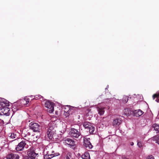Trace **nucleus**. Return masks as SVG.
<instances>
[{
	"mask_svg": "<svg viewBox=\"0 0 159 159\" xmlns=\"http://www.w3.org/2000/svg\"><path fill=\"white\" fill-rule=\"evenodd\" d=\"M152 127L157 133L159 132V125L155 124L153 125Z\"/></svg>",
	"mask_w": 159,
	"mask_h": 159,
	"instance_id": "18",
	"label": "nucleus"
},
{
	"mask_svg": "<svg viewBox=\"0 0 159 159\" xmlns=\"http://www.w3.org/2000/svg\"><path fill=\"white\" fill-rule=\"evenodd\" d=\"M10 135L9 136V137L12 139L15 138L16 136V135L13 133H11L9 134V135Z\"/></svg>",
	"mask_w": 159,
	"mask_h": 159,
	"instance_id": "24",
	"label": "nucleus"
},
{
	"mask_svg": "<svg viewBox=\"0 0 159 159\" xmlns=\"http://www.w3.org/2000/svg\"><path fill=\"white\" fill-rule=\"evenodd\" d=\"M3 106L4 107L0 109V115L8 116L9 115V109L8 106H6L5 104H4Z\"/></svg>",
	"mask_w": 159,
	"mask_h": 159,
	"instance_id": "9",
	"label": "nucleus"
},
{
	"mask_svg": "<svg viewBox=\"0 0 159 159\" xmlns=\"http://www.w3.org/2000/svg\"><path fill=\"white\" fill-rule=\"evenodd\" d=\"M146 159H154V158L152 156L150 155L147 157Z\"/></svg>",
	"mask_w": 159,
	"mask_h": 159,
	"instance_id": "28",
	"label": "nucleus"
},
{
	"mask_svg": "<svg viewBox=\"0 0 159 159\" xmlns=\"http://www.w3.org/2000/svg\"><path fill=\"white\" fill-rule=\"evenodd\" d=\"M29 138L24 139L23 140L18 143L16 148V149L17 151H20L23 150L25 148L26 144V142L29 141Z\"/></svg>",
	"mask_w": 159,
	"mask_h": 159,
	"instance_id": "3",
	"label": "nucleus"
},
{
	"mask_svg": "<svg viewBox=\"0 0 159 159\" xmlns=\"http://www.w3.org/2000/svg\"><path fill=\"white\" fill-rule=\"evenodd\" d=\"M138 146L139 147L141 148L142 147V143L140 141H138L137 143Z\"/></svg>",
	"mask_w": 159,
	"mask_h": 159,
	"instance_id": "29",
	"label": "nucleus"
},
{
	"mask_svg": "<svg viewBox=\"0 0 159 159\" xmlns=\"http://www.w3.org/2000/svg\"><path fill=\"white\" fill-rule=\"evenodd\" d=\"M143 113V112L140 110H136L134 111V115L137 117L141 116Z\"/></svg>",
	"mask_w": 159,
	"mask_h": 159,
	"instance_id": "14",
	"label": "nucleus"
},
{
	"mask_svg": "<svg viewBox=\"0 0 159 159\" xmlns=\"http://www.w3.org/2000/svg\"><path fill=\"white\" fill-rule=\"evenodd\" d=\"M44 152L46 153L44 157L45 159H50L60 155L58 153H54V152L51 149L48 151L47 148L45 150Z\"/></svg>",
	"mask_w": 159,
	"mask_h": 159,
	"instance_id": "2",
	"label": "nucleus"
},
{
	"mask_svg": "<svg viewBox=\"0 0 159 159\" xmlns=\"http://www.w3.org/2000/svg\"><path fill=\"white\" fill-rule=\"evenodd\" d=\"M152 139L153 141H156V143L159 145V135L154 136Z\"/></svg>",
	"mask_w": 159,
	"mask_h": 159,
	"instance_id": "19",
	"label": "nucleus"
},
{
	"mask_svg": "<svg viewBox=\"0 0 159 159\" xmlns=\"http://www.w3.org/2000/svg\"><path fill=\"white\" fill-rule=\"evenodd\" d=\"M121 123V121L120 120L118 119H116L114 120L112 125L114 127H116L119 126Z\"/></svg>",
	"mask_w": 159,
	"mask_h": 159,
	"instance_id": "13",
	"label": "nucleus"
},
{
	"mask_svg": "<svg viewBox=\"0 0 159 159\" xmlns=\"http://www.w3.org/2000/svg\"><path fill=\"white\" fill-rule=\"evenodd\" d=\"M92 124L88 122H85L83 123V125L85 128V129H88L90 127V126Z\"/></svg>",
	"mask_w": 159,
	"mask_h": 159,
	"instance_id": "17",
	"label": "nucleus"
},
{
	"mask_svg": "<svg viewBox=\"0 0 159 159\" xmlns=\"http://www.w3.org/2000/svg\"><path fill=\"white\" fill-rule=\"evenodd\" d=\"M134 143L133 142H131L130 143V145H131V146H133L134 145Z\"/></svg>",
	"mask_w": 159,
	"mask_h": 159,
	"instance_id": "30",
	"label": "nucleus"
},
{
	"mask_svg": "<svg viewBox=\"0 0 159 159\" xmlns=\"http://www.w3.org/2000/svg\"><path fill=\"white\" fill-rule=\"evenodd\" d=\"M156 101L157 102H159V100H157L156 99Z\"/></svg>",
	"mask_w": 159,
	"mask_h": 159,
	"instance_id": "31",
	"label": "nucleus"
},
{
	"mask_svg": "<svg viewBox=\"0 0 159 159\" xmlns=\"http://www.w3.org/2000/svg\"><path fill=\"white\" fill-rule=\"evenodd\" d=\"M159 96V91L157 92V94H155L153 95V98L154 99L155 98H157Z\"/></svg>",
	"mask_w": 159,
	"mask_h": 159,
	"instance_id": "26",
	"label": "nucleus"
},
{
	"mask_svg": "<svg viewBox=\"0 0 159 159\" xmlns=\"http://www.w3.org/2000/svg\"><path fill=\"white\" fill-rule=\"evenodd\" d=\"M72 154L70 152H69L67 154L64 159H72Z\"/></svg>",
	"mask_w": 159,
	"mask_h": 159,
	"instance_id": "23",
	"label": "nucleus"
},
{
	"mask_svg": "<svg viewBox=\"0 0 159 159\" xmlns=\"http://www.w3.org/2000/svg\"><path fill=\"white\" fill-rule=\"evenodd\" d=\"M29 99L28 98H25L22 101V102L24 105H27L29 103Z\"/></svg>",
	"mask_w": 159,
	"mask_h": 159,
	"instance_id": "22",
	"label": "nucleus"
},
{
	"mask_svg": "<svg viewBox=\"0 0 159 159\" xmlns=\"http://www.w3.org/2000/svg\"><path fill=\"white\" fill-rule=\"evenodd\" d=\"M19 158L18 155L13 153L8 154L7 156V159H19Z\"/></svg>",
	"mask_w": 159,
	"mask_h": 159,
	"instance_id": "11",
	"label": "nucleus"
},
{
	"mask_svg": "<svg viewBox=\"0 0 159 159\" xmlns=\"http://www.w3.org/2000/svg\"><path fill=\"white\" fill-rule=\"evenodd\" d=\"M69 111L70 109H69V110L66 111H64V114L66 116V117L67 116H68L69 115Z\"/></svg>",
	"mask_w": 159,
	"mask_h": 159,
	"instance_id": "25",
	"label": "nucleus"
},
{
	"mask_svg": "<svg viewBox=\"0 0 159 159\" xmlns=\"http://www.w3.org/2000/svg\"><path fill=\"white\" fill-rule=\"evenodd\" d=\"M45 107L48 109L47 111L49 113H52L54 111L53 104L48 101H47L45 103Z\"/></svg>",
	"mask_w": 159,
	"mask_h": 159,
	"instance_id": "7",
	"label": "nucleus"
},
{
	"mask_svg": "<svg viewBox=\"0 0 159 159\" xmlns=\"http://www.w3.org/2000/svg\"><path fill=\"white\" fill-rule=\"evenodd\" d=\"M81 157L83 159H90L89 154L88 152H85L82 155Z\"/></svg>",
	"mask_w": 159,
	"mask_h": 159,
	"instance_id": "16",
	"label": "nucleus"
},
{
	"mask_svg": "<svg viewBox=\"0 0 159 159\" xmlns=\"http://www.w3.org/2000/svg\"><path fill=\"white\" fill-rule=\"evenodd\" d=\"M47 134L49 139H54V137H55L56 135L54 126L52 125L51 124H49Z\"/></svg>",
	"mask_w": 159,
	"mask_h": 159,
	"instance_id": "1",
	"label": "nucleus"
},
{
	"mask_svg": "<svg viewBox=\"0 0 159 159\" xmlns=\"http://www.w3.org/2000/svg\"><path fill=\"white\" fill-rule=\"evenodd\" d=\"M122 159H128L126 158H123Z\"/></svg>",
	"mask_w": 159,
	"mask_h": 159,
	"instance_id": "32",
	"label": "nucleus"
},
{
	"mask_svg": "<svg viewBox=\"0 0 159 159\" xmlns=\"http://www.w3.org/2000/svg\"><path fill=\"white\" fill-rule=\"evenodd\" d=\"M42 98V96H41L40 95H36L34 98H35V99H40Z\"/></svg>",
	"mask_w": 159,
	"mask_h": 159,
	"instance_id": "27",
	"label": "nucleus"
},
{
	"mask_svg": "<svg viewBox=\"0 0 159 159\" xmlns=\"http://www.w3.org/2000/svg\"><path fill=\"white\" fill-rule=\"evenodd\" d=\"M80 133L75 128L71 129L70 135L71 137L78 138L80 135Z\"/></svg>",
	"mask_w": 159,
	"mask_h": 159,
	"instance_id": "10",
	"label": "nucleus"
},
{
	"mask_svg": "<svg viewBox=\"0 0 159 159\" xmlns=\"http://www.w3.org/2000/svg\"><path fill=\"white\" fill-rule=\"evenodd\" d=\"M128 100V97L126 96H124L122 100H121V101L123 103H126Z\"/></svg>",
	"mask_w": 159,
	"mask_h": 159,
	"instance_id": "21",
	"label": "nucleus"
},
{
	"mask_svg": "<svg viewBox=\"0 0 159 159\" xmlns=\"http://www.w3.org/2000/svg\"><path fill=\"white\" fill-rule=\"evenodd\" d=\"M38 154V153L35 152L34 149L33 148H31L28 150V156L25 159H35Z\"/></svg>",
	"mask_w": 159,
	"mask_h": 159,
	"instance_id": "4",
	"label": "nucleus"
},
{
	"mask_svg": "<svg viewBox=\"0 0 159 159\" xmlns=\"http://www.w3.org/2000/svg\"><path fill=\"white\" fill-rule=\"evenodd\" d=\"M84 139V145L86 148L89 149L92 148L93 146L90 143L89 140L90 138L87 137V136L83 137Z\"/></svg>",
	"mask_w": 159,
	"mask_h": 159,
	"instance_id": "8",
	"label": "nucleus"
},
{
	"mask_svg": "<svg viewBox=\"0 0 159 159\" xmlns=\"http://www.w3.org/2000/svg\"><path fill=\"white\" fill-rule=\"evenodd\" d=\"M63 143L65 145H69L71 147H72L73 148H75L76 147L75 142L71 139L67 138L63 140Z\"/></svg>",
	"mask_w": 159,
	"mask_h": 159,
	"instance_id": "6",
	"label": "nucleus"
},
{
	"mask_svg": "<svg viewBox=\"0 0 159 159\" xmlns=\"http://www.w3.org/2000/svg\"><path fill=\"white\" fill-rule=\"evenodd\" d=\"M26 136H24V137H26Z\"/></svg>",
	"mask_w": 159,
	"mask_h": 159,
	"instance_id": "33",
	"label": "nucleus"
},
{
	"mask_svg": "<svg viewBox=\"0 0 159 159\" xmlns=\"http://www.w3.org/2000/svg\"><path fill=\"white\" fill-rule=\"evenodd\" d=\"M88 129L89 130V131L90 134H92L93 133V132H94V130L95 128L92 125H91L90 126V127H89Z\"/></svg>",
	"mask_w": 159,
	"mask_h": 159,
	"instance_id": "20",
	"label": "nucleus"
},
{
	"mask_svg": "<svg viewBox=\"0 0 159 159\" xmlns=\"http://www.w3.org/2000/svg\"><path fill=\"white\" fill-rule=\"evenodd\" d=\"M105 107H97L98 111V114L100 115H103L105 112L104 109Z\"/></svg>",
	"mask_w": 159,
	"mask_h": 159,
	"instance_id": "15",
	"label": "nucleus"
},
{
	"mask_svg": "<svg viewBox=\"0 0 159 159\" xmlns=\"http://www.w3.org/2000/svg\"><path fill=\"white\" fill-rule=\"evenodd\" d=\"M5 104L6 106H9V102L5 99L0 98V105H3Z\"/></svg>",
	"mask_w": 159,
	"mask_h": 159,
	"instance_id": "12",
	"label": "nucleus"
},
{
	"mask_svg": "<svg viewBox=\"0 0 159 159\" xmlns=\"http://www.w3.org/2000/svg\"><path fill=\"white\" fill-rule=\"evenodd\" d=\"M29 127L34 132H39L41 126L38 123L31 122L29 125Z\"/></svg>",
	"mask_w": 159,
	"mask_h": 159,
	"instance_id": "5",
	"label": "nucleus"
}]
</instances>
